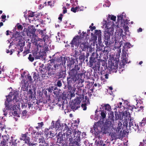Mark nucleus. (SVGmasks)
<instances>
[{
    "label": "nucleus",
    "instance_id": "1",
    "mask_svg": "<svg viewBox=\"0 0 146 146\" xmlns=\"http://www.w3.org/2000/svg\"><path fill=\"white\" fill-rule=\"evenodd\" d=\"M110 117L104 123V121L100 120L95 122L93 128L94 131V134L96 138L101 139L104 134L109 133L111 126L114 125V120L113 115ZM101 120V119H100Z\"/></svg>",
    "mask_w": 146,
    "mask_h": 146
},
{
    "label": "nucleus",
    "instance_id": "2",
    "mask_svg": "<svg viewBox=\"0 0 146 146\" xmlns=\"http://www.w3.org/2000/svg\"><path fill=\"white\" fill-rule=\"evenodd\" d=\"M78 65H75L73 68L68 72V75L67 77V86L69 92H75L76 88L72 86L79 78H82L84 73Z\"/></svg>",
    "mask_w": 146,
    "mask_h": 146
},
{
    "label": "nucleus",
    "instance_id": "3",
    "mask_svg": "<svg viewBox=\"0 0 146 146\" xmlns=\"http://www.w3.org/2000/svg\"><path fill=\"white\" fill-rule=\"evenodd\" d=\"M119 61L118 58H112L110 61H109L108 64V68L106 66H103L102 67L101 70V79L102 80H104L105 79H108L109 76L110 71H112L113 72H117L116 69L118 68V64Z\"/></svg>",
    "mask_w": 146,
    "mask_h": 146
},
{
    "label": "nucleus",
    "instance_id": "4",
    "mask_svg": "<svg viewBox=\"0 0 146 146\" xmlns=\"http://www.w3.org/2000/svg\"><path fill=\"white\" fill-rule=\"evenodd\" d=\"M64 124L65 125L64 131L66 130L65 132L66 139L68 140V141H70V143L74 145H78L79 144L78 143L80 141V131H79L78 130L74 129L72 134V131H71V129L70 130L66 124L64 123Z\"/></svg>",
    "mask_w": 146,
    "mask_h": 146
},
{
    "label": "nucleus",
    "instance_id": "5",
    "mask_svg": "<svg viewBox=\"0 0 146 146\" xmlns=\"http://www.w3.org/2000/svg\"><path fill=\"white\" fill-rule=\"evenodd\" d=\"M52 56L51 62L48 64L47 66H44L43 68V70H46L45 74L48 76L47 77H49L55 74L60 66L59 64L54 62L56 59L55 54L53 55Z\"/></svg>",
    "mask_w": 146,
    "mask_h": 146
},
{
    "label": "nucleus",
    "instance_id": "6",
    "mask_svg": "<svg viewBox=\"0 0 146 146\" xmlns=\"http://www.w3.org/2000/svg\"><path fill=\"white\" fill-rule=\"evenodd\" d=\"M98 56L95 55L94 52H93L90 57L89 66L90 67H92L93 66L92 68L94 71L96 69H99L100 67V59H98Z\"/></svg>",
    "mask_w": 146,
    "mask_h": 146
},
{
    "label": "nucleus",
    "instance_id": "7",
    "mask_svg": "<svg viewBox=\"0 0 146 146\" xmlns=\"http://www.w3.org/2000/svg\"><path fill=\"white\" fill-rule=\"evenodd\" d=\"M84 99V96L83 95H80L77 97L76 98L72 100L71 104L70 105V108L72 110L74 111L80 108L81 103Z\"/></svg>",
    "mask_w": 146,
    "mask_h": 146
},
{
    "label": "nucleus",
    "instance_id": "8",
    "mask_svg": "<svg viewBox=\"0 0 146 146\" xmlns=\"http://www.w3.org/2000/svg\"><path fill=\"white\" fill-rule=\"evenodd\" d=\"M82 35L81 34L80 36L78 35L75 36L73 38L70 43V47L71 48H73L74 46H78L80 44V40H82L83 38H86V32L83 31L82 32Z\"/></svg>",
    "mask_w": 146,
    "mask_h": 146
},
{
    "label": "nucleus",
    "instance_id": "9",
    "mask_svg": "<svg viewBox=\"0 0 146 146\" xmlns=\"http://www.w3.org/2000/svg\"><path fill=\"white\" fill-rule=\"evenodd\" d=\"M8 96L9 97H11V98H12V96H13L12 101H13L15 105H16L15 103L18 102V108L19 109H20L19 108L20 107V103L21 105V107L23 108L24 107H25V108L27 107V105L25 106V105H23V104H22L21 102H19V94L17 91H14L13 92H10Z\"/></svg>",
    "mask_w": 146,
    "mask_h": 146
},
{
    "label": "nucleus",
    "instance_id": "10",
    "mask_svg": "<svg viewBox=\"0 0 146 146\" xmlns=\"http://www.w3.org/2000/svg\"><path fill=\"white\" fill-rule=\"evenodd\" d=\"M2 138H3L2 140L1 141L0 146H5L7 145V144L8 143H9L10 144V146H15L17 145V143L15 141H11L10 142L9 141V138L8 137L6 136H2Z\"/></svg>",
    "mask_w": 146,
    "mask_h": 146
},
{
    "label": "nucleus",
    "instance_id": "11",
    "mask_svg": "<svg viewBox=\"0 0 146 146\" xmlns=\"http://www.w3.org/2000/svg\"><path fill=\"white\" fill-rule=\"evenodd\" d=\"M88 34H86V37L83 38L82 40H84V41H80V47L81 48L82 51H85L86 50L88 49L89 47V43L87 41V36Z\"/></svg>",
    "mask_w": 146,
    "mask_h": 146
},
{
    "label": "nucleus",
    "instance_id": "12",
    "mask_svg": "<svg viewBox=\"0 0 146 146\" xmlns=\"http://www.w3.org/2000/svg\"><path fill=\"white\" fill-rule=\"evenodd\" d=\"M26 30V31L27 35L29 37H33L36 36L35 32L36 29L33 25H31L28 27L27 29H24V31Z\"/></svg>",
    "mask_w": 146,
    "mask_h": 146
},
{
    "label": "nucleus",
    "instance_id": "13",
    "mask_svg": "<svg viewBox=\"0 0 146 146\" xmlns=\"http://www.w3.org/2000/svg\"><path fill=\"white\" fill-rule=\"evenodd\" d=\"M12 102V98L11 97H9L8 95L6 96V100L5 102V108L6 110H10L12 108V104L11 102Z\"/></svg>",
    "mask_w": 146,
    "mask_h": 146
},
{
    "label": "nucleus",
    "instance_id": "14",
    "mask_svg": "<svg viewBox=\"0 0 146 146\" xmlns=\"http://www.w3.org/2000/svg\"><path fill=\"white\" fill-rule=\"evenodd\" d=\"M123 116H125L126 117H130L129 114V115L128 116L127 112V111H125V113H123V114L121 112L118 113L117 112H115V118L116 120L117 119H122L123 118Z\"/></svg>",
    "mask_w": 146,
    "mask_h": 146
},
{
    "label": "nucleus",
    "instance_id": "15",
    "mask_svg": "<svg viewBox=\"0 0 146 146\" xmlns=\"http://www.w3.org/2000/svg\"><path fill=\"white\" fill-rule=\"evenodd\" d=\"M113 33V32L112 30V29H107L104 33V37L105 40H109L110 39V37L111 35Z\"/></svg>",
    "mask_w": 146,
    "mask_h": 146
},
{
    "label": "nucleus",
    "instance_id": "16",
    "mask_svg": "<svg viewBox=\"0 0 146 146\" xmlns=\"http://www.w3.org/2000/svg\"><path fill=\"white\" fill-rule=\"evenodd\" d=\"M130 122L129 123V127H130V129L132 128L134 129L135 131L137 130L139 131V129L138 125L136 124L135 122H133V119H130Z\"/></svg>",
    "mask_w": 146,
    "mask_h": 146
},
{
    "label": "nucleus",
    "instance_id": "17",
    "mask_svg": "<svg viewBox=\"0 0 146 146\" xmlns=\"http://www.w3.org/2000/svg\"><path fill=\"white\" fill-rule=\"evenodd\" d=\"M56 60V59L55 60ZM56 61L58 62H61L60 64H62V65H65L66 60L67 58L65 57H62L60 56L56 58Z\"/></svg>",
    "mask_w": 146,
    "mask_h": 146
},
{
    "label": "nucleus",
    "instance_id": "18",
    "mask_svg": "<svg viewBox=\"0 0 146 146\" xmlns=\"http://www.w3.org/2000/svg\"><path fill=\"white\" fill-rule=\"evenodd\" d=\"M105 49L102 50L101 47L99 46L97 48L96 53H95V55L98 56L99 54L100 56L99 57L100 58L103 54V53L105 52Z\"/></svg>",
    "mask_w": 146,
    "mask_h": 146
},
{
    "label": "nucleus",
    "instance_id": "19",
    "mask_svg": "<svg viewBox=\"0 0 146 146\" xmlns=\"http://www.w3.org/2000/svg\"><path fill=\"white\" fill-rule=\"evenodd\" d=\"M28 133L24 134H22L21 137H20V139L21 140L25 141L26 143V142H27L30 140V138L27 135Z\"/></svg>",
    "mask_w": 146,
    "mask_h": 146
},
{
    "label": "nucleus",
    "instance_id": "20",
    "mask_svg": "<svg viewBox=\"0 0 146 146\" xmlns=\"http://www.w3.org/2000/svg\"><path fill=\"white\" fill-rule=\"evenodd\" d=\"M42 52H36L34 53L33 55L36 59H42L43 58V55Z\"/></svg>",
    "mask_w": 146,
    "mask_h": 146
},
{
    "label": "nucleus",
    "instance_id": "21",
    "mask_svg": "<svg viewBox=\"0 0 146 146\" xmlns=\"http://www.w3.org/2000/svg\"><path fill=\"white\" fill-rule=\"evenodd\" d=\"M63 136L62 133H59L57 135V143L59 144L62 143L63 145L64 140Z\"/></svg>",
    "mask_w": 146,
    "mask_h": 146
},
{
    "label": "nucleus",
    "instance_id": "22",
    "mask_svg": "<svg viewBox=\"0 0 146 146\" xmlns=\"http://www.w3.org/2000/svg\"><path fill=\"white\" fill-rule=\"evenodd\" d=\"M66 70L64 71L61 70L58 72L57 73V76L59 78H64L66 77Z\"/></svg>",
    "mask_w": 146,
    "mask_h": 146
},
{
    "label": "nucleus",
    "instance_id": "23",
    "mask_svg": "<svg viewBox=\"0 0 146 146\" xmlns=\"http://www.w3.org/2000/svg\"><path fill=\"white\" fill-rule=\"evenodd\" d=\"M101 107L100 108V109L106 111V110L108 111H110L111 109L110 106L108 104H102L101 106Z\"/></svg>",
    "mask_w": 146,
    "mask_h": 146
},
{
    "label": "nucleus",
    "instance_id": "24",
    "mask_svg": "<svg viewBox=\"0 0 146 146\" xmlns=\"http://www.w3.org/2000/svg\"><path fill=\"white\" fill-rule=\"evenodd\" d=\"M99 69H96L94 72V76L97 80L99 79L100 76H101V72H100Z\"/></svg>",
    "mask_w": 146,
    "mask_h": 146
},
{
    "label": "nucleus",
    "instance_id": "25",
    "mask_svg": "<svg viewBox=\"0 0 146 146\" xmlns=\"http://www.w3.org/2000/svg\"><path fill=\"white\" fill-rule=\"evenodd\" d=\"M58 125H59V122L58 121L55 122L53 121H52L51 125L52 129V128H55V129L57 130V128L58 127Z\"/></svg>",
    "mask_w": 146,
    "mask_h": 146
},
{
    "label": "nucleus",
    "instance_id": "26",
    "mask_svg": "<svg viewBox=\"0 0 146 146\" xmlns=\"http://www.w3.org/2000/svg\"><path fill=\"white\" fill-rule=\"evenodd\" d=\"M122 65L123 66L125 65L126 64L128 63V59L127 58H126V54H122Z\"/></svg>",
    "mask_w": 146,
    "mask_h": 146
},
{
    "label": "nucleus",
    "instance_id": "27",
    "mask_svg": "<svg viewBox=\"0 0 146 146\" xmlns=\"http://www.w3.org/2000/svg\"><path fill=\"white\" fill-rule=\"evenodd\" d=\"M33 78L34 79V81H38V80H40L39 75L35 72H33Z\"/></svg>",
    "mask_w": 146,
    "mask_h": 146
},
{
    "label": "nucleus",
    "instance_id": "28",
    "mask_svg": "<svg viewBox=\"0 0 146 146\" xmlns=\"http://www.w3.org/2000/svg\"><path fill=\"white\" fill-rule=\"evenodd\" d=\"M100 111L101 112L100 114H101V117L100 118L103 119L102 120L104 121V119L106 118V111L105 110H102V109H100Z\"/></svg>",
    "mask_w": 146,
    "mask_h": 146
},
{
    "label": "nucleus",
    "instance_id": "29",
    "mask_svg": "<svg viewBox=\"0 0 146 146\" xmlns=\"http://www.w3.org/2000/svg\"><path fill=\"white\" fill-rule=\"evenodd\" d=\"M56 2L55 0H50L47 2V6H50L52 8L54 6V4Z\"/></svg>",
    "mask_w": 146,
    "mask_h": 146
},
{
    "label": "nucleus",
    "instance_id": "30",
    "mask_svg": "<svg viewBox=\"0 0 146 146\" xmlns=\"http://www.w3.org/2000/svg\"><path fill=\"white\" fill-rule=\"evenodd\" d=\"M110 135L112 138V139L115 140L118 138V135L115 132H112L110 133Z\"/></svg>",
    "mask_w": 146,
    "mask_h": 146
},
{
    "label": "nucleus",
    "instance_id": "31",
    "mask_svg": "<svg viewBox=\"0 0 146 146\" xmlns=\"http://www.w3.org/2000/svg\"><path fill=\"white\" fill-rule=\"evenodd\" d=\"M80 66V69H81L83 71H84V73L83 74L84 75V77L85 78H86L87 79H89L91 76V74L89 72H87L85 73V71L83 70L82 68H81V66L80 65H79Z\"/></svg>",
    "mask_w": 146,
    "mask_h": 146
},
{
    "label": "nucleus",
    "instance_id": "32",
    "mask_svg": "<svg viewBox=\"0 0 146 146\" xmlns=\"http://www.w3.org/2000/svg\"><path fill=\"white\" fill-rule=\"evenodd\" d=\"M29 131L30 130H32V132L31 133L32 134H35L36 133V135L37 137L39 135H40L41 134L39 132H37L36 133V131L33 129V128L32 127H31L29 129Z\"/></svg>",
    "mask_w": 146,
    "mask_h": 146
},
{
    "label": "nucleus",
    "instance_id": "33",
    "mask_svg": "<svg viewBox=\"0 0 146 146\" xmlns=\"http://www.w3.org/2000/svg\"><path fill=\"white\" fill-rule=\"evenodd\" d=\"M134 109H136V108L135 107V106H128V107H127V109H128V111H129L128 112L129 113V114H130V113H129L130 112L131 113V111H133V110ZM128 116L129 115V114H128Z\"/></svg>",
    "mask_w": 146,
    "mask_h": 146
},
{
    "label": "nucleus",
    "instance_id": "34",
    "mask_svg": "<svg viewBox=\"0 0 146 146\" xmlns=\"http://www.w3.org/2000/svg\"><path fill=\"white\" fill-rule=\"evenodd\" d=\"M50 128H45L44 131V135L46 137H48V133L50 132Z\"/></svg>",
    "mask_w": 146,
    "mask_h": 146
},
{
    "label": "nucleus",
    "instance_id": "35",
    "mask_svg": "<svg viewBox=\"0 0 146 146\" xmlns=\"http://www.w3.org/2000/svg\"><path fill=\"white\" fill-rule=\"evenodd\" d=\"M59 89L57 88V87L54 86V88L53 89V93L56 96L59 95Z\"/></svg>",
    "mask_w": 146,
    "mask_h": 146
},
{
    "label": "nucleus",
    "instance_id": "36",
    "mask_svg": "<svg viewBox=\"0 0 146 146\" xmlns=\"http://www.w3.org/2000/svg\"><path fill=\"white\" fill-rule=\"evenodd\" d=\"M131 46V45L130 44L129 42H127L125 43V45L123 46V50H125V51L126 50V48H127V50L128 49V48H130Z\"/></svg>",
    "mask_w": 146,
    "mask_h": 146
},
{
    "label": "nucleus",
    "instance_id": "37",
    "mask_svg": "<svg viewBox=\"0 0 146 146\" xmlns=\"http://www.w3.org/2000/svg\"><path fill=\"white\" fill-rule=\"evenodd\" d=\"M146 124V119L143 118L141 122L139 123V125L141 127H143Z\"/></svg>",
    "mask_w": 146,
    "mask_h": 146
},
{
    "label": "nucleus",
    "instance_id": "38",
    "mask_svg": "<svg viewBox=\"0 0 146 146\" xmlns=\"http://www.w3.org/2000/svg\"><path fill=\"white\" fill-rule=\"evenodd\" d=\"M82 101V102L83 103L82 104L81 106L83 110H86L87 108L86 104L88 103L85 102H84V100Z\"/></svg>",
    "mask_w": 146,
    "mask_h": 146
},
{
    "label": "nucleus",
    "instance_id": "39",
    "mask_svg": "<svg viewBox=\"0 0 146 146\" xmlns=\"http://www.w3.org/2000/svg\"><path fill=\"white\" fill-rule=\"evenodd\" d=\"M74 60H71L69 62H68L67 65L70 68L74 66Z\"/></svg>",
    "mask_w": 146,
    "mask_h": 146
},
{
    "label": "nucleus",
    "instance_id": "40",
    "mask_svg": "<svg viewBox=\"0 0 146 146\" xmlns=\"http://www.w3.org/2000/svg\"><path fill=\"white\" fill-rule=\"evenodd\" d=\"M38 126L36 127L35 128L37 130L39 129L40 128H41L44 125V123L42 122L40 123H38Z\"/></svg>",
    "mask_w": 146,
    "mask_h": 146
},
{
    "label": "nucleus",
    "instance_id": "41",
    "mask_svg": "<svg viewBox=\"0 0 146 146\" xmlns=\"http://www.w3.org/2000/svg\"><path fill=\"white\" fill-rule=\"evenodd\" d=\"M24 45V43L19 44L18 46V48L21 52H22V51L23 50V46Z\"/></svg>",
    "mask_w": 146,
    "mask_h": 146
},
{
    "label": "nucleus",
    "instance_id": "42",
    "mask_svg": "<svg viewBox=\"0 0 146 146\" xmlns=\"http://www.w3.org/2000/svg\"><path fill=\"white\" fill-rule=\"evenodd\" d=\"M55 85L57 87H60L62 86V81L60 80H58L56 83Z\"/></svg>",
    "mask_w": 146,
    "mask_h": 146
},
{
    "label": "nucleus",
    "instance_id": "43",
    "mask_svg": "<svg viewBox=\"0 0 146 146\" xmlns=\"http://www.w3.org/2000/svg\"><path fill=\"white\" fill-rule=\"evenodd\" d=\"M85 54L83 53H82L80 56H79V60H82L84 61L85 60Z\"/></svg>",
    "mask_w": 146,
    "mask_h": 146
},
{
    "label": "nucleus",
    "instance_id": "44",
    "mask_svg": "<svg viewBox=\"0 0 146 146\" xmlns=\"http://www.w3.org/2000/svg\"><path fill=\"white\" fill-rule=\"evenodd\" d=\"M81 87L79 86H78V87H77V90H76L77 92L76 93V94L77 95H80L81 93V92L82 89L81 88Z\"/></svg>",
    "mask_w": 146,
    "mask_h": 146
},
{
    "label": "nucleus",
    "instance_id": "45",
    "mask_svg": "<svg viewBox=\"0 0 146 146\" xmlns=\"http://www.w3.org/2000/svg\"><path fill=\"white\" fill-rule=\"evenodd\" d=\"M17 27V29L19 31H21L22 30L23 27L19 23H17L16 26Z\"/></svg>",
    "mask_w": 146,
    "mask_h": 146
},
{
    "label": "nucleus",
    "instance_id": "46",
    "mask_svg": "<svg viewBox=\"0 0 146 146\" xmlns=\"http://www.w3.org/2000/svg\"><path fill=\"white\" fill-rule=\"evenodd\" d=\"M54 88V86H49L48 88H47L46 89V90H47L50 93H51L52 92V91H53Z\"/></svg>",
    "mask_w": 146,
    "mask_h": 146
},
{
    "label": "nucleus",
    "instance_id": "47",
    "mask_svg": "<svg viewBox=\"0 0 146 146\" xmlns=\"http://www.w3.org/2000/svg\"><path fill=\"white\" fill-rule=\"evenodd\" d=\"M38 142L40 144L46 142L44 138L43 137H41L40 138L38 139Z\"/></svg>",
    "mask_w": 146,
    "mask_h": 146
},
{
    "label": "nucleus",
    "instance_id": "48",
    "mask_svg": "<svg viewBox=\"0 0 146 146\" xmlns=\"http://www.w3.org/2000/svg\"><path fill=\"white\" fill-rule=\"evenodd\" d=\"M124 26L123 27L125 29V30L127 31V30H128L129 27H128V24L127 23V21H124Z\"/></svg>",
    "mask_w": 146,
    "mask_h": 146
},
{
    "label": "nucleus",
    "instance_id": "49",
    "mask_svg": "<svg viewBox=\"0 0 146 146\" xmlns=\"http://www.w3.org/2000/svg\"><path fill=\"white\" fill-rule=\"evenodd\" d=\"M95 35H97V36H101V32L100 30H95Z\"/></svg>",
    "mask_w": 146,
    "mask_h": 146
},
{
    "label": "nucleus",
    "instance_id": "50",
    "mask_svg": "<svg viewBox=\"0 0 146 146\" xmlns=\"http://www.w3.org/2000/svg\"><path fill=\"white\" fill-rule=\"evenodd\" d=\"M28 59L29 61L31 62H32L34 60V56H33L31 54H30L29 55V57H28Z\"/></svg>",
    "mask_w": 146,
    "mask_h": 146
},
{
    "label": "nucleus",
    "instance_id": "51",
    "mask_svg": "<svg viewBox=\"0 0 146 146\" xmlns=\"http://www.w3.org/2000/svg\"><path fill=\"white\" fill-rule=\"evenodd\" d=\"M84 82L83 81L82 79H80V80H79L78 81V85H80V86L81 87H83L84 86L83 83Z\"/></svg>",
    "mask_w": 146,
    "mask_h": 146
},
{
    "label": "nucleus",
    "instance_id": "52",
    "mask_svg": "<svg viewBox=\"0 0 146 146\" xmlns=\"http://www.w3.org/2000/svg\"><path fill=\"white\" fill-rule=\"evenodd\" d=\"M27 113V111L26 110H25L23 111H22V113H21V117H22L26 116Z\"/></svg>",
    "mask_w": 146,
    "mask_h": 146
},
{
    "label": "nucleus",
    "instance_id": "53",
    "mask_svg": "<svg viewBox=\"0 0 146 146\" xmlns=\"http://www.w3.org/2000/svg\"><path fill=\"white\" fill-rule=\"evenodd\" d=\"M39 33L41 35V37H43L44 35L46 34V33H45V30H40V31Z\"/></svg>",
    "mask_w": 146,
    "mask_h": 146
},
{
    "label": "nucleus",
    "instance_id": "54",
    "mask_svg": "<svg viewBox=\"0 0 146 146\" xmlns=\"http://www.w3.org/2000/svg\"><path fill=\"white\" fill-rule=\"evenodd\" d=\"M97 35H94L91 38L92 40L94 42L96 41L97 40Z\"/></svg>",
    "mask_w": 146,
    "mask_h": 146
},
{
    "label": "nucleus",
    "instance_id": "55",
    "mask_svg": "<svg viewBox=\"0 0 146 146\" xmlns=\"http://www.w3.org/2000/svg\"><path fill=\"white\" fill-rule=\"evenodd\" d=\"M41 38H42L43 40H44V42H45L46 41L48 40V36L46 34L44 35L43 37H42Z\"/></svg>",
    "mask_w": 146,
    "mask_h": 146
},
{
    "label": "nucleus",
    "instance_id": "56",
    "mask_svg": "<svg viewBox=\"0 0 146 146\" xmlns=\"http://www.w3.org/2000/svg\"><path fill=\"white\" fill-rule=\"evenodd\" d=\"M26 78H26L27 80L26 81L27 82H28L29 81L31 82L32 81L31 76L28 75Z\"/></svg>",
    "mask_w": 146,
    "mask_h": 146
},
{
    "label": "nucleus",
    "instance_id": "57",
    "mask_svg": "<svg viewBox=\"0 0 146 146\" xmlns=\"http://www.w3.org/2000/svg\"><path fill=\"white\" fill-rule=\"evenodd\" d=\"M93 89H91L89 91H88V96L90 97L92 95V94L93 93Z\"/></svg>",
    "mask_w": 146,
    "mask_h": 146
},
{
    "label": "nucleus",
    "instance_id": "58",
    "mask_svg": "<svg viewBox=\"0 0 146 146\" xmlns=\"http://www.w3.org/2000/svg\"><path fill=\"white\" fill-rule=\"evenodd\" d=\"M78 7H76L75 8L72 7L71 9V11L74 13H76L77 11Z\"/></svg>",
    "mask_w": 146,
    "mask_h": 146
},
{
    "label": "nucleus",
    "instance_id": "59",
    "mask_svg": "<svg viewBox=\"0 0 146 146\" xmlns=\"http://www.w3.org/2000/svg\"><path fill=\"white\" fill-rule=\"evenodd\" d=\"M35 12H33L31 11H30L29 13V17H33L34 16V14Z\"/></svg>",
    "mask_w": 146,
    "mask_h": 146
},
{
    "label": "nucleus",
    "instance_id": "60",
    "mask_svg": "<svg viewBox=\"0 0 146 146\" xmlns=\"http://www.w3.org/2000/svg\"><path fill=\"white\" fill-rule=\"evenodd\" d=\"M26 143L29 146H33L34 145H35V143H31V142H30V140L27 142H26Z\"/></svg>",
    "mask_w": 146,
    "mask_h": 146
},
{
    "label": "nucleus",
    "instance_id": "61",
    "mask_svg": "<svg viewBox=\"0 0 146 146\" xmlns=\"http://www.w3.org/2000/svg\"><path fill=\"white\" fill-rule=\"evenodd\" d=\"M28 93L30 95V96H29V98H33L32 94H33V92H32L31 89L29 90Z\"/></svg>",
    "mask_w": 146,
    "mask_h": 146
},
{
    "label": "nucleus",
    "instance_id": "62",
    "mask_svg": "<svg viewBox=\"0 0 146 146\" xmlns=\"http://www.w3.org/2000/svg\"><path fill=\"white\" fill-rule=\"evenodd\" d=\"M58 125V127L57 128V130H60V129H63V125L62 124H61L59 123V125Z\"/></svg>",
    "mask_w": 146,
    "mask_h": 146
},
{
    "label": "nucleus",
    "instance_id": "63",
    "mask_svg": "<svg viewBox=\"0 0 146 146\" xmlns=\"http://www.w3.org/2000/svg\"><path fill=\"white\" fill-rule=\"evenodd\" d=\"M13 115L14 116H16L18 117H19L20 116L19 115V114L18 113L17 111L16 110L14 111L13 113Z\"/></svg>",
    "mask_w": 146,
    "mask_h": 146
},
{
    "label": "nucleus",
    "instance_id": "64",
    "mask_svg": "<svg viewBox=\"0 0 146 146\" xmlns=\"http://www.w3.org/2000/svg\"><path fill=\"white\" fill-rule=\"evenodd\" d=\"M49 145L48 143L46 142L40 144L39 146H48Z\"/></svg>",
    "mask_w": 146,
    "mask_h": 146
}]
</instances>
